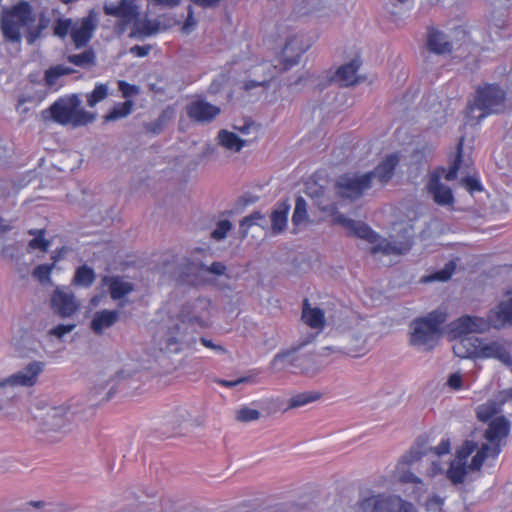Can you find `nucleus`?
Here are the masks:
<instances>
[{
    "label": "nucleus",
    "instance_id": "obj_1",
    "mask_svg": "<svg viewBox=\"0 0 512 512\" xmlns=\"http://www.w3.org/2000/svg\"><path fill=\"white\" fill-rule=\"evenodd\" d=\"M36 14L32 5L27 1H20L10 8L3 10L0 27L3 38L10 43H20L22 34L28 44H34L42 35L48 25V20L41 17L37 24Z\"/></svg>",
    "mask_w": 512,
    "mask_h": 512
},
{
    "label": "nucleus",
    "instance_id": "obj_2",
    "mask_svg": "<svg viewBox=\"0 0 512 512\" xmlns=\"http://www.w3.org/2000/svg\"><path fill=\"white\" fill-rule=\"evenodd\" d=\"M398 162H380L373 171L360 176L342 175L336 182L340 196L351 200L362 197L375 183L385 186L393 177Z\"/></svg>",
    "mask_w": 512,
    "mask_h": 512
},
{
    "label": "nucleus",
    "instance_id": "obj_3",
    "mask_svg": "<svg viewBox=\"0 0 512 512\" xmlns=\"http://www.w3.org/2000/svg\"><path fill=\"white\" fill-rule=\"evenodd\" d=\"M506 93L497 84H485L476 90L473 102L466 109V124L477 125L492 113L500 112L505 104Z\"/></svg>",
    "mask_w": 512,
    "mask_h": 512
},
{
    "label": "nucleus",
    "instance_id": "obj_4",
    "mask_svg": "<svg viewBox=\"0 0 512 512\" xmlns=\"http://www.w3.org/2000/svg\"><path fill=\"white\" fill-rule=\"evenodd\" d=\"M446 319V312L440 310H433L426 316L414 319L410 325V344L426 351L434 349Z\"/></svg>",
    "mask_w": 512,
    "mask_h": 512
},
{
    "label": "nucleus",
    "instance_id": "obj_5",
    "mask_svg": "<svg viewBox=\"0 0 512 512\" xmlns=\"http://www.w3.org/2000/svg\"><path fill=\"white\" fill-rule=\"evenodd\" d=\"M42 116L58 124H72L75 127L86 125L95 119L93 114L81 107V99L76 94L60 97L42 112Z\"/></svg>",
    "mask_w": 512,
    "mask_h": 512
},
{
    "label": "nucleus",
    "instance_id": "obj_6",
    "mask_svg": "<svg viewBox=\"0 0 512 512\" xmlns=\"http://www.w3.org/2000/svg\"><path fill=\"white\" fill-rule=\"evenodd\" d=\"M429 450L433 451L437 456L448 454L450 451V441L449 439H442L435 448L428 449L427 440L418 439L416 445L412 446L396 465L395 474L401 483H422L421 479L412 473L409 468L414 462L420 460L422 456L426 455Z\"/></svg>",
    "mask_w": 512,
    "mask_h": 512
},
{
    "label": "nucleus",
    "instance_id": "obj_7",
    "mask_svg": "<svg viewBox=\"0 0 512 512\" xmlns=\"http://www.w3.org/2000/svg\"><path fill=\"white\" fill-rule=\"evenodd\" d=\"M356 512H417L415 506L397 495H371L358 501Z\"/></svg>",
    "mask_w": 512,
    "mask_h": 512
},
{
    "label": "nucleus",
    "instance_id": "obj_8",
    "mask_svg": "<svg viewBox=\"0 0 512 512\" xmlns=\"http://www.w3.org/2000/svg\"><path fill=\"white\" fill-rule=\"evenodd\" d=\"M210 318L211 301L205 297H199L185 303L178 315V319L181 323L199 328L209 327Z\"/></svg>",
    "mask_w": 512,
    "mask_h": 512
},
{
    "label": "nucleus",
    "instance_id": "obj_9",
    "mask_svg": "<svg viewBox=\"0 0 512 512\" xmlns=\"http://www.w3.org/2000/svg\"><path fill=\"white\" fill-rule=\"evenodd\" d=\"M308 342L309 341H305L300 346L293 347L289 350L276 354L271 362V365L273 367H277L280 362L286 363L283 365V368L290 370L292 373L309 374L311 367L315 364L313 356L310 354H296L299 348Z\"/></svg>",
    "mask_w": 512,
    "mask_h": 512
},
{
    "label": "nucleus",
    "instance_id": "obj_10",
    "mask_svg": "<svg viewBox=\"0 0 512 512\" xmlns=\"http://www.w3.org/2000/svg\"><path fill=\"white\" fill-rule=\"evenodd\" d=\"M98 26V16L94 9L82 18L74 20L71 40L76 48L85 47L93 38Z\"/></svg>",
    "mask_w": 512,
    "mask_h": 512
},
{
    "label": "nucleus",
    "instance_id": "obj_11",
    "mask_svg": "<svg viewBox=\"0 0 512 512\" xmlns=\"http://www.w3.org/2000/svg\"><path fill=\"white\" fill-rule=\"evenodd\" d=\"M509 432L510 422L504 416L496 417L488 424L484 438L490 443L493 458H497L501 453Z\"/></svg>",
    "mask_w": 512,
    "mask_h": 512
},
{
    "label": "nucleus",
    "instance_id": "obj_12",
    "mask_svg": "<svg viewBox=\"0 0 512 512\" xmlns=\"http://www.w3.org/2000/svg\"><path fill=\"white\" fill-rule=\"evenodd\" d=\"M444 167L435 168L430 174L426 184L428 193L432 196L434 202L440 206H453L455 198L451 188L441 182Z\"/></svg>",
    "mask_w": 512,
    "mask_h": 512
},
{
    "label": "nucleus",
    "instance_id": "obj_13",
    "mask_svg": "<svg viewBox=\"0 0 512 512\" xmlns=\"http://www.w3.org/2000/svg\"><path fill=\"white\" fill-rule=\"evenodd\" d=\"M489 329V323L485 318L465 315L453 321L449 325V333L459 339L470 336L471 333H482Z\"/></svg>",
    "mask_w": 512,
    "mask_h": 512
},
{
    "label": "nucleus",
    "instance_id": "obj_14",
    "mask_svg": "<svg viewBox=\"0 0 512 512\" xmlns=\"http://www.w3.org/2000/svg\"><path fill=\"white\" fill-rule=\"evenodd\" d=\"M310 46L311 43L306 39L304 34L295 35L289 39L283 48V69L288 70L298 64L301 56L310 48Z\"/></svg>",
    "mask_w": 512,
    "mask_h": 512
},
{
    "label": "nucleus",
    "instance_id": "obj_15",
    "mask_svg": "<svg viewBox=\"0 0 512 512\" xmlns=\"http://www.w3.org/2000/svg\"><path fill=\"white\" fill-rule=\"evenodd\" d=\"M508 295L506 300L501 301L488 312L486 321L489 323V328L500 330L512 326V292Z\"/></svg>",
    "mask_w": 512,
    "mask_h": 512
},
{
    "label": "nucleus",
    "instance_id": "obj_16",
    "mask_svg": "<svg viewBox=\"0 0 512 512\" xmlns=\"http://www.w3.org/2000/svg\"><path fill=\"white\" fill-rule=\"evenodd\" d=\"M220 108L205 100H196L187 105L188 117L196 122L208 123L220 114Z\"/></svg>",
    "mask_w": 512,
    "mask_h": 512
},
{
    "label": "nucleus",
    "instance_id": "obj_17",
    "mask_svg": "<svg viewBox=\"0 0 512 512\" xmlns=\"http://www.w3.org/2000/svg\"><path fill=\"white\" fill-rule=\"evenodd\" d=\"M43 370V364L41 362H31L23 370L17 374L10 376L8 379L0 382V388L10 385H22V386H33L39 374Z\"/></svg>",
    "mask_w": 512,
    "mask_h": 512
},
{
    "label": "nucleus",
    "instance_id": "obj_18",
    "mask_svg": "<svg viewBox=\"0 0 512 512\" xmlns=\"http://www.w3.org/2000/svg\"><path fill=\"white\" fill-rule=\"evenodd\" d=\"M336 219L349 231V235L366 240L369 243H376L379 239V235L362 221H355L344 215H339Z\"/></svg>",
    "mask_w": 512,
    "mask_h": 512
},
{
    "label": "nucleus",
    "instance_id": "obj_19",
    "mask_svg": "<svg viewBox=\"0 0 512 512\" xmlns=\"http://www.w3.org/2000/svg\"><path fill=\"white\" fill-rule=\"evenodd\" d=\"M103 10L106 15L119 18L123 25L134 23L139 17L137 6L129 0H120L118 5H105Z\"/></svg>",
    "mask_w": 512,
    "mask_h": 512
},
{
    "label": "nucleus",
    "instance_id": "obj_20",
    "mask_svg": "<svg viewBox=\"0 0 512 512\" xmlns=\"http://www.w3.org/2000/svg\"><path fill=\"white\" fill-rule=\"evenodd\" d=\"M477 358H494L501 361L505 365L512 364L511 354L506 350V348L497 341L484 342L481 339V344L479 347Z\"/></svg>",
    "mask_w": 512,
    "mask_h": 512
},
{
    "label": "nucleus",
    "instance_id": "obj_21",
    "mask_svg": "<svg viewBox=\"0 0 512 512\" xmlns=\"http://www.w3.org/2000/svg\"><path fill=\"white\" fill-rule=\"evenodd\" d=\"M481 338L470 335L456 339L453 344V352L459 358L471 359L477 358Z\"/></svg>",
    "mask_w": 512,
    "mask_h": 512
},
{
    "label": "nucleus",
    "instance_id": "obj_22",
    "mask_svg": "<svg viewBox=\"0 0 512 512\" xmlns=\"http://www.w3.org/2000/svg\"><path fill=\"white\" fill-rule=\"evenodd\" d=\"M361 66L359 57L354 58L350 63L340 66L332 80L339 83L340 86H352L359 82L357 71Z\"/></svg>",
    "mask_w": 512,
    "mask_h": 512
},
{
    "label": "nucleus",
    "instance_id": "obj_23",
    "mask_svg": "<svg viewBox=\"0 0 512 512\" xmlns=\"http://www.w3.org/2000/svg\"><path fill=\"white\" fill-rule=\"evenodd\" d=\"M51 304L56 313L61 317L72 316L78 308V304L75 302L73 295L59 290L53 293Z\"/></svg>",
    "mask_w": 512,
    "mask_h": 512
},
{
    "label": "nucleus",
    "instance_id": "obj_24",
    "mask_svg": "<svg viewBox=\"0 0 512 512\" xmlns=\"http://www.w3.org/2000/svg\"><path fill=\"white\" fill-rule=\"evenodd\" d=\"M102 282L108 287L110 297L113 300H120L134 290V285L131 282L124 281L120 276H104Z\"/></svg>",
    "mask_w": 512,
    "mask_h": 512
},
{
    "label": "nucleus",
    "instance_id": "obj_25",
    "mask_svg": "<svg viewBox=\"0 0 512 512\" xmlns=\"http://www.w3.org/2000/svg\"><path fill=\"white\" fill-rule=\"evenodd\" d=\"M427 48L435 54H446L452 51V45L446 36L434 27H429L427 34Z\"/></svg>",
    "mask_w": 512,
    "mask_h": 512
},
{
    "label": "nucleus",
    "instance_id": "obj_26",
    "mask_svg": "<svg viewBox=\"0 0 512 512\" xmlns=\"http://www.w3.org/2000/svg\"><path fill=\"white\" fill-rule=\"evenodd\" d=\"M412 247V241L407 238L406 240L396 243L387 240H382L379 244L371 247V254H377L382 252L386 255H402L407 253Z\"/></svg>",
    "mask_w": 512,
    "mask_h": 512
},
{
    "label": "nucleus",
    "instance_id": "obj_27",
    "mask_svg": "<svg viewBox=\"0 0 512 512\" xmlns=\"http://www.w3.org/2000/svg\"><path fill=\"white\" fill-rule=\"evenodd\" d=\"M302 320L313 329H323L325 326V314L320 308H312L309 300H303Z\"/></svg>",
    "mask_w": 512,
    "mask_h": 512
},
{
    "label": "nucleus",
    "instance_id": "obj_28",
    "mask_svg": "<svg viewBox=\"0 0 512 512\" xmlns=\"http://www.w3.org/2000/svg\"><path fill=\"white\" fill-rule=\"evenodd\" d=\"M119 318V313L116 310H101L97 311L91 321V329L96 334H101L105 329L113 326Z\"/></svg>",
    "mask_w": 512,
    "mask_h": 512
},
{
    "label": "nucleus",
    "instance_id": "obj_29",
    "mask_svg": "<svg viewBox=\"0 0 512 512\" xmlns=\"http://www.w3.org/2000/svg\"><path fill=\"white\" fill-rule=\"evenodd\" d=\"M289 210L290 205L287 202H282L271 213V228L274 233H280L286 228Z\"/></svg>",
    "mask_w": 512,
    "mask_h": 512
},
{
    "label": "nucleus",
    "instance_id": "obj_30",
    "mask_svg": "<svg viewBox=\"0 0 512 512\" xmlns=\"http://www.w3.org/2000/svg\"><path fill=\"white\" fill-rule=\"evenodd\" d=\"M160 29V23L156 20L144 19L140 20L138 17L133 23V30L130 33L131 37H148L156 34Z\"/></svg>",
    "mask_w": 512,
    "mask_h": 512
},
{
    "label": "nucleus",
    "instance_id": "obj_31",
    "mask_svg": "<svg viewBox=\"0 0 512 512\" xmlns=\"http://www.w3.org/2000/svg\"><path fill=\"white\" fill-rule=\"evenodd\" d=\"M95 279L96 275L94 270L87 265H82L77 268L73 278V283L77 286L88 288L92 286Z\"/></svg>",
    "mask_w": 512,
    "mask_h": 512
},
{
    "label": "nucleus",
    "instance_id": "obj_32",
    "mask_svg": "<svg viewBox=\"0 0 512 512\" xmlns=\"http://www.w3.org/2000/svg\"><path fill=\"white\" fill-rule=\"evenodd\" d=\"M218 139L223 147L232 151H240L244 146V141L237 134L227 130H221Z\"/></svg>",
    "mask_w": 512,
    "mask_h": 512
},
{
    "label": "nucleus",
    "instance_id": "obj_33",
    "mask_svg": "<svg viewBox=\"0 0 512 512\" xmlns=\"http://www.w3.org/2000/svg\"><path fill=\"white\" fill-rule=\"evenodd\" d=\"M74 69L58 64L50 67L45 71L44 80L48 87H52L57 83V80L65 75H70Z\"/></svg>",
    "mask_w": 512,
    "mask_h": 512
},
{
    "label": "nucleus",
    "instance_id": "obj_34",
    "mask_svg": "<svg viewBox=\"0 0 512 512\" xmlns=\"http://www.w3.org/2000/svg\"><path fill=\"white\" fill-rule=\"evenodd\" d=\"M69 63L78 67H90L96 63V55L92 49H88L79 54H71L67 57Z\"/></svg>",
    "mask_w": 512,
    "mask_h": 512
},
{
    "label": "nucleus",
    "instance_id": "obj_35",
    "mask_svg": "<svg viewBox=\"0 0 512 512\" xmlns=\"http://www.w3.org/2000/svg\"><path fill=\"white\" fill-rule=\"evenodd\" d=\"M320 397H321V394L318 392L299 393V394L293 396L289 400L288 406L284 409V411L305 406L309 403H312V402L318 400Z\"/></svg>",
    "mask_w": 512,
    "mask_h": 512
},
{
    "label": "nucleus",
    "instance_id": "obj_36",
    "mask_svg": "<svg viewBox=\"0 0 512 512\" xmlns=\"http://www.w3.org/2000/svg\"><path fill=\"white\" fill-rule=\"evenodd\" d=\"M133 108V102L126 100L125 102L117 103L114 107L104 116L105 121H115L128 116Z\"/></svg>",
    "mask_w": 512,
    "mask_h": 512
},
{
    "label": "nucleus",
    "instance_id": "obj_37",
    "mask_svg": "<svg viewBox=\"0 0 512 512\" xmlns=\"http://www.w3.org/2000/svg\"><path fill=\"white\" fill-rule=\"evenodd\" d=\"M179 331V327L175 326L174 328L168 331L167 337L164 342L160 341L159 346L161 351L169 352V353H177L181 350L180 341L176 337V334Z\"/></svg>",
    "mask_w": 512,
    "mask_h": 512
},
{
    "label": "nucleus",
    "instance_id": "obj_38",
    "mask_svg": "<svg viewBox=\"0 0 512 512\" xmlns=\"http://www.w3.org/2000/svg\"><path fill=\"white\" fill-rule=\"evenodd\" d=\"M455 269H456L455 262L449 261L448 263L445 264L444 268L425 276L422 279V281L423 282L447 281L452 277L453 273L455 272Z\"/></svg>",
    "mask_w": 512,
    "mask_h": 512
},
{
    "label": "nucleus",
    "instance_id": "obj_39",
    "mask_svg": "<svg viewBox=\"0 0 512 512\" xmlns=\"http://www.w3.org/2000/svg\"><path fill=\"white\" fill-rule=\"evenodd\" d=\"M467 475V467L465 462L459 463L452 462L447 470V477L453 484H461L464 482Z\"/></svg>",
    "mask_w": 512,
    "mask_h": 512
},
{
    "label": "nucleus",
    "instance_id": "obj_40",
    "mask_svg": "<svg viewBox=\"0 0 512 512\" xmlns=\"http://www.w3.org/2000/svg\"><path fill=\"white\" fill-rule=\"evenodd\" d=\"M308 218L307 204L303 197L298 196L295 200V208L292 215V223L294 226H299Z\"/></svg>",
    "mask_w": 512,
    "mask_h": 512
},
{
    "label": "nucleus",
    "instance_id": "obj_41",
    "mask_svg": "<svg viewBox=\"0 0 512 512\" xmlns=\"http://www.w3.org/2000/svg\"><path fill=\"white\" fill-rule=\"evenodd\" d=\"M492 457V452L489 444H482L477 453L472 457L469 464V469L472 471H478L482 467L484 461L489 457Z\"/></svg>",
    "mask_w": 512,
    "mask_h": 512
},
{
    "label": "nucleus",
    "instance_id": "obj_42",
    "mask_svg": "<svg viewBox=\"0 0 512 512\" xmlns=\"http://www.w3.org/2000/svg\"><path fill=\"white\" fill-rule=\"evenodd\" d=\"M28 233L30 235H35V237L33 239H31L28 243L29 248H31L33 250L39 249L44 252L48 250L50 242L48 240H46L44 237V235H45L44 229H40V230L31 229L28 231Z\"/></svg>",
    "mask_w": 512,
    "mask_h": 512
},
{
    "label": "nucleus",
    "instance_id": "obj_43",
    "mask_svg": "<svg viewBox=\"0 0 512 512\" xmlns=\"http://www.w3.org/2000/svg\"><path fill=\"white\" fill-rule=\"evenodd\" d=\"M461 185L471 194L484 190L478 174L468 175L461 179Z\"/></svg>",
    "mask_w": 512,
    "mask_h": 512
},
{
    "label": "nucleus",
    "instance_id": "obj_44",
    "mask_svg": "<svg viewBox=\"0 0 512 512\" xmlns=\"http://www.w3.org/2000/svg\"><path fill=\"white\" fill-rule=\"evenodd\" d=\"M74 20L71 18H59L54 24V34L60 38H65L67 35L71 36Z\"/></svg>",
    "mask_w": 512,
    "mask_h": 512
},
{
    "label": "nucleus",
    "instance_id": "obj_45",
    "mask_svg": "<svg viewBox=\"0 0 512 512\" xmlns=\"http://www.w3.org/2000/svg\"><path fill=\"white\" fill-rule=\"evenodd\" d=\"M498 413L496 402L490 401L478 407L477 417L480 421L486 422Z\"/></svg>",
    "mask_w": 512,
    "mask_h": 512
},
{
    "label": "nucleus",
    "instance_id": "obj_46",
    "mask_svg": "<svg viewBox=\"0 0 512 512\" xmlns=\"http://www.w3.org/2000/svg\"><path fill=\"white\" fill-rule=\"evenodd\" d=\"M108 95V88L105 84H98L93 91L87 95V103L90 107L95 106L100 101L104 100Z\"/></svg>",
    "mask_w": 512,
    "mask_h": 512
},
{
    "label": "nucleus",
    "instance_id": "obj_47",
    "mask_svg": "<svg viewBox=\"0 0 512 512\" xmlns=\"http://www.w3.org/2000/svg\"><path fill=\"white\" fill-rule=\"evenodd\" d=\"M264 219V216L259 211H255L252 214L244 217L243 220L240 222V230L243 233V236H246L248 229L251 226L258 224L259 220Z\"/></svg>",
    "mask_w": 512,
    "mask_h": 512
},
{
    "label": "nucleus",
    "instance_id": "obj_48",
    "mask_svg": "<svg viewBox=\"0 0 512 512\" xmlns=\"http://www.w3.org/2000/svg\"><path fill=\"white\" fill-rule=\"evenodd\" d=\"M236 418L240 422H251L260 418V412L245 406L237 411Z\"/></svg>",
    "mask_w": 512,
    "mask_h": 512
},
{
    "label": "nucleus",
    "instance_id": "obj_49",
    "mask_svg": "<svg viewBox=\"0 0 512 512\" xmlns=\"http://www.w3.org/2000/svg\"><path fill=\"white\" fill-rule=\"evenodd\" d=\"M54 268V264H40L36 266L33 270V276L37 278L40 282L44 283L49 281L50 274Z\"/></svg>",
    "mask_w": 512,
    "mask_h": 512
},
{
    "label": "nucleus",
    "instance_id": "obj_50",
    "mask_svg": "<svg viewBox=\"0 0 512 512\" xmlns=\"http://www.w3.org/2000/svg\"><path fill=\"white\" fill-rule=\"evenodd\" d=\"M477 449V443L471 440H466L462 446L457 450V458L459 461L466 462L467 458Z\"/></svg>",
    "mask_w": 512,
    "mask_h": 512
},
{
    "label": "nucleus",
    "instance_id": "obj_51",
    "mask_svg": "<svg viewBox=\"0 0 512 512\" xmlns=\"http://www.w3.org/2000/svg\"><path fill=\"white\" fill-rule=\"evenodd\" d=\"M231 228L232 224L229 220H221L218 222L217 227L214 229L211 236L216 240H222L226 237Z\"/></svg>",
    "mask_w": 512,
    "mask_h": 512
},
{
    "label": "nucleus",
    "instance_id": "obj_52",
    "mask_svg": "<svg viewBox=\"0 0 512 512\" xmlns=\"http://www.w3.org/2000/svg\"><path fill=\"white\" fill-rule=\"evenodd\" d=\"M118 88L121 91L123 97L130 98L138 94L139 89L136 85L130 84L124 80L118 82Z\"/></svg>",
    "mask_w": 512,
    "mask_h": 512
},
{
    "label": "nucleus",
    "instance_id": "obj_53",
    "mask_svg": "<svg viewBox=\"0 0 512 512\" xmlns=\"http://www.w3.org/2000/svg\"><path fill=\"white\" fill-rule=\"evenodd\" d=\"M461 164L462 162H452V165L449 167V169H445V172L443 173V178H445L447 181H453L457 179L458 171L460 169Z\"/></svg>",
    "mask_w": 512,
    "mask_h": 512
},
{
    "label": "nucleus",
    "instance_id": "obj_54",
    "mask_svg": "<svg viewBox=\"0 0 512 512\" xmlns=\"http://www.w3.org/2000/svg\"><path fill=\"white\" fill-rule=\"evenodd\" d=\"M75 328V324H59L53 329H51L50 334L55 335L59 338L63 337L65 334L71 332Z\"/></svg>",
    "mask_w": 512,
    "mask_h": 512
},
{
    "label": "nucleus",
    "instance_id": "obj_55",
    "mask_svg": "<svg viewBox=\"0 0 512 512\" xmlns=\"http://www.w3.org/2000/svg\"><path fill=\"white\" fill-rule=\"evenodd\" d=\"M165 125V118L163 115L159 116L155 121L151 122L148 126V130L153 134H159Z\"/></svg>",
    "mask_w": 512,
    "mask_h": 512
},
{
    "label": "nucleus",
    "instance_id": "obj_56",
    "mask_svg": "<svg viewBox=\"0 0 512 512\" xmlns=\"http://www.w3.org/2000/svg\"><path fill=\"white\" fill-rule=\"evenodd\" d=\"M447 384L449 387L459 390L462 387V377L458 373H453L449 376Z\"/></svg>",
    "mask_w": 512,
    "mask_h": 512
},
{
    "label": "nucleus",
    "instance_id": "obj_57",
    "mask_svg": "<svg viewBox=\"0 0 512 512\" xmlns=\"http://www.w3.org/2000/svg\"><path fill=\"white\" fill-rule=\"evenodd\" d=\"M205 270L215 275H222L226 270V266L221 262H213L209 267H205Z\"/></svg>",
    "mask_w": 512,
    "mask_h": 512
},
{
    "label": "nucleus",
    "instance_id": "obj_58",
    "mask_svg": "<svg viewBox=\"0 0 512 512\" xmlns=\"http://www.w3.org/2000/svg\"><path fill=\"white\" fill-rule=\"evenodd\" d=\"M130 52H131V54H133L136 57H145L150 52V46L135 45V46L131 47Z\"/></svg>",
    "mask_w": 512,
    "mask_h": 512
},
{
    "label": "nucleus",
    "instance_id": "obj_59",
    "mask_svg": "<svg viewBox=\"0 0 512 512\" xmlns=\"http://www.w3.org/2000/svg\"><path fill=\"white\" fill-rule=\"evenodd\" d=\"M196 25V20L193 16V12L191 9H189L188 11V15H187V18L183 24V27H182V30L185 32V33H189L193 28L194 26Z\"/></svg>",
    "mask_w": 512,
    "mask_h": 512
},
{
    "label": "nucleus",
    "instance_id": "obj_60",
    "mask_svg": "<svg viewBox=\"0 0 512 512\" xmlns=\"http://www.w3.org/2000/svg\"><path fill=\"white\" fill-rule=\"evenodd\" d=\"M200 342L206 347V348H209V349H213L215 351H218V352H226V349L224 347H222L221 345H216L214 344L211 340L209 339H206L204 337H202L200 339Z\"/></svg>",
    "mask_w": 512,
    "mask_h": 512
},
{
    "label": "nucleus",
    "instance_id": "obj_61",
    "mask_svg": "<svg viewBox=\"0 0 512 512\" xmlns=\"http://www.w3.org/2000/svg\"><path fill=\"white\" fill-rule=\"evenodd\" d=\"M191 1L194 4H196L202 8L214 7L220 2V0H191Z\"/></svg>",
    "mask_w": 512,
    "mask_h": 512
},
{
    "label": "nucleus",
    "instance_id": "obj_62",
    "mask_svg": "<svg viewBox=\"0 0 512 512\" xmlns=\"http://www.w3.org/2000/svg\"><path fill=\"white\" fill-rule=\"evenodd\" d=\"M442 505H443V500L439 496H432L427 501V506L429 508H431V507L440 508Z\"/></svg>",
    "mask_w": 512,
    "mask_h": 512
},
{
    "label": "nucleus",
    "instance_id": "obj_63",
    "mask_svg": "<svg viewBox=\"0 0 512 512\" xmlns=\"http://www.w3.org/2000/svg\"><path fill=\"white\" fill-rule=\"evenodd\" d=\"M463 140L464 138L462 137L457 145V152H456V156L454 158V160H457V161H460V160H464V153H463Z\"/></svg>",
    "mask_w": 512,
    "mask_h": 512
},
{
    "label": "nucleus",
    "instance_id": "obj_64",
    "mask_svg": "<svg viewBox=\"0 0 512 512\" xmlns=\"http://www.w3.org/2000/svg\"><path fill=\"white\" fill-rule=\"evenodd\" d=\"M246 379L245 378H240L236 381H227V380H219L218 383L224 387H234L236 386L237 384L239 383H242L244 382Z\"/></svg>",
    "mask_w": 512,
    "mask_h": 512
}]
</instances>
